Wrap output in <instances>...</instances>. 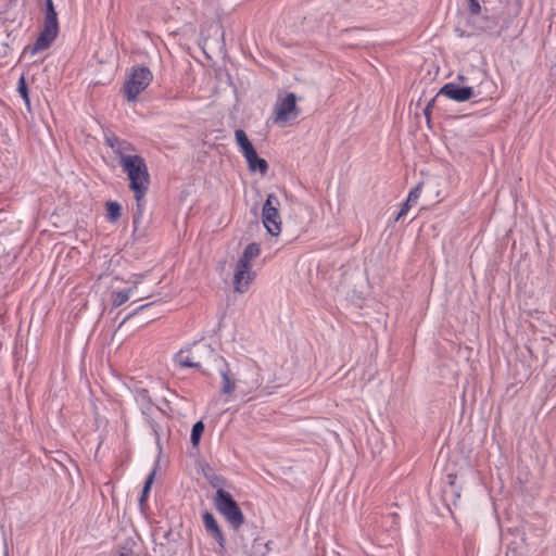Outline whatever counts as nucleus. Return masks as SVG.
<instances>
[{
    "mask_svg": "<svg viewBox=\"0 0 556 556\" xmlns=\"http://www.w3.org/2000/svg\"><path fill=\"white\" fill-rule=\"evenodd\" d=\"M235 139L239 147V150L241 154L247 160L249 156L251 157L255 152V148L253 147L252 142L249 140L247 134L242 129H237L235 131Z\"/></svg>",
    "mask_w": 556,
    "mask_h": 556,
    "instance_id": "obj_12",
    "label": "nucleus"
},
{
    "mask_svg": "<svg viewBox=\"0 0 556 556\" xmlns=\"http://www.w3.org/2000/svg\"><path fill=\"white\" fill-rule=\"evenodd\" d=\"M473 94L471 87H462L455 83L445 84L439 91V96H444L447 99L456 102H465Z\"/></svg>",
    "mask_w": 556,
    "mask_h": 556,
    "instance_id": "obj_9",
    "label": "nucleus"
},
{
    "mask_svg": "<svg viewBox=\"0 0 556 556\" xmlns=\"http://www.w3.org/2000/svg\"><path fill=\"white\" fill-rule=\"evenodd\" d=\"M136 148L132 143L126 141V140H119V144H116V149L114 150V153L119 159L121 165L124 164V159L126 157H134Z\"/></svg>",
    "mask_w": 556,
    "mask_h": 556,
    "instance_id": "obj_16",
    "label": "nucleus"
},
{
    "mask_svg": "<svg viewBox=\"0 0 556 556\" xmlns=\"http://www.w3.org/2000/svg\"><path fill=\"white\" fill-rule=\"evenodd\" d=\"M59 34L58 14L52 0H46L45 26L36 39L31 53L35 54L50 47Z\"/></svg>",
    "mask_w": 556,
    "mask_h": 556,
    "instance_id": "obj_3",
    "label": "nucleus"
},
{
    "mask_svg": "<svg viewBox=\"0 0 556 556\" xmlns=\"http://www.w3.org/2000/svg\"><path fill=\"white\" fill-rule=\"evenodd\" d=\"M279 199L268 194L262 210L263 225L271 236H278L281 231V218L279 215Z\"/></svg>",
    "mask_w": 556,
    "mask_h": 556,
    "instance_id": "obj_6",
    "label": "nucleus"
},
{
    "mask_svg": "<svg viewBox=\"0 0 556 556\" xmlns=\"http://www.w3.org/2000/svg\"><path fill=\"white\" fill-rule=\"evenodd\" d=\"M215 505L232 528L237 529L243 523V514L228 492L217 490Z\"/></svg>",
    "mask_w": 556,
    "mask_h": 556,
    "instance_id": "obj_5",
    "label": "nucleus"
},
{
    "mask_svg": "<svg viewBox=\"0 0 556 556\" xmlns=\"http://www.w3.org/2000/svg\"><path fill=\"white\" fill-rule=\"evenodd\" d=\"M155 472H156V467L149 473V476L146 479V482H144V485L142 489V493H141V497H140L141 503L146 500V497L148 496V494L151 490V486L154 481Z\"/></svg>",
    "mask_w": 556,
    "mask_h": 556,
    "instance_id": "obj_21",
    "label": "nucleus"
},
{
    "mask_svg": "<svg viewBox=\"0 0 556 556\" xmlns=\"http://www.w3.org/2000/svg\"><path fill=\"white\" fill-rule=\"evenodd\" d=\"M245 161L251 172H258L261 174H265L267 172L268 164L266 160L258 157L256 152L251 157L249 156Z\"/></svg>",
    "mask_w": 556,
    "mask_h": 556,
    "instance_id": "obj_17",
    "label": "nucleus"
},
{
    "mask_svg": "<svg viewBox=\"0 0 556 556\" xmlns=\"http://www.w3.org/2000/svg\"><path fill=\"white\" fill-rule=\"evenodd\" d=\"M275 118L274 122L279 125H286L288 122L294 119L299 115L296 99L294 93L279 98L274 108Z\"/></svg>",
    "mask_w": 556,
    "mask_h": 556,
    "instance_id": "obj_7",
    "label": "nucleus"
},
{
    "mask_svg": "<svg viewBox=\"0 0 556 556\" xmlns=\"http://www.w3.org/2000/svg\"><path fill=\"white\" fill-rule=\"evenodd\" d=\"M119 140L116 137L106 138V144L114 151L116 149V144H119Z\"/></svg>",
    "mask_w": 556,
    "mask_h": 556,
    "instance_id": "obj_24",
    "label": "nucleus"
},
{
    "mask_svg": "<svg viewBox=\"0 0 556 556\" xmlns=\"http://www.w3.org/2000/svg\"><path fill=\"white\" fill-rule=\"evenodd\" d=\"M175 363L185 368H199L200 362L194 353L190 350H180L175 355Z\"/></svg>",
    "mask_w": 556,
    "mask_h": 556,
    "instance_id": "obj_13",
    "label": "nucleus"
},
{
    "mask_svg": "<svg viewBox=\"0 0 556 556\" xmlns=\"http://www.w3.org/2000/svg\"><path fill=\"white\" fill-rule=\"evenodd\" d=\"M261 249L257 243H250L245 247L238 262L252 266V262L260 255Z\"/></svg>",
    "mask_w": 556,
    "mask_h": 556,
    "instance_id": "obj_15",
    "label": "nucleus"
},
{
    "mask_svg": "<svg viewBox=\"0 0 556 556\" xmlns=\"http://www.w3.org/2000/svg\"><path fill=\"white\" fill-rule=\"evenodd\" d=\"M469 2H471L472 0H468Z\"/></svg>",
    "mask_w": 556,
    "mask_h": 556,
    "instance_id": "obj_27",
    "label": "nucleus"
},
{
    "mask_svg": "<svg viewBox=\"0 0 556 556\" xmlns=\"http://www.w3.org/2000/svg\"><path fill=\"white\" fill-rule=\"evenodd\" d=\"M118 556H130V553H128V552H123V553H121Z\"/></svg>",
    "mask_w": 556,
    "mask_h": 556,
    "instance_id": "obj_26",
    "label": "nucleus"
},
{
    "mask_svg": "<svg viewBox=\"0 0 556 556\" xmlns=\"http://www.w3.org/2000/svg\"><path fill=\"white\" fill-rule=\"evenodd\" d=\"M421 191H422V184L417 185L415 188H413L409 191L406 201L403 203L400 212L397 213V215L395 217V220L401 219L403 216H405L408 213L410 207L414 204H416L417 201L419 200Z\"/></svg>",
    "mask_w": 556,
    "mask_h": 556,
    "instance_id": "obj_14",
    "label": "nucleus"
},
{
    "mask_svg": "<svg viewBox=\"0 0 556 556\" xmlns=\"http://www.w3.org/2000/svg\"><path fill=\"white\" fill-rule=\"evenodd\" d=\"M219 375L222 377L220 391L223 394H231L238 389L239 393L245 396L257 390L262 383L256 372H252L250 379L239 378L236 380L227 364L219 368Z\"/></svg>",
    "mask_w": 556,
    "mask_h": 556,
    "instance_id": "obj_2",
    "label": "nucleus"
},
{
    "mask_svg": "<svg viewBox=\"0 0 556 556\" xmlns=\"http://www.w3.org/2000/svg\"><path fill=\"white\" fill-rule=\"evenodd\" d=\"M469 12L472 15H478L481 12V5L478 0H472L468 5Z\"/></svg>",
    "mask_w": 556,
    "mask_h": 556,
    "instance_id": "obj_22",
    "label": "nucleus"
},
{
    "mask_svg": "<svg viewBox=\"0 0 556 556\" xmlns=\"http://www.w3.org/2000/svg\"><path fill=\"white\" fill-rule=\"evenodd\" d=\"M150 304H144V305H141L139 306L138 308L135 309L134 314H137L138 312L144 309L146 307H148Z\"/></svg>",
    "mask_w": 556,
    "mask_h": 556,
    "instance_id": "obj_25",
    "label": "nucleus"
},
{
    "mask_svg": "<svg viewBox=\"0 0 556 556\" xmlns=\"http://www.w3.org/2000/svg\"><path fill=\"white\" fill-rule=\"evenodd\" d=\"M202 518L206 532L210 533L216 540L220 548H224V536L213 514L206 511L203 514Z\"/></svg>",
    "mask_w": 556,
    "mask_h": 556,
    "instance_id": "obj_11",
    "label": "nucleus"
},
{
    "mask_svg": "<svg viewBox=\"0 0 556 556\" xmlns=\"http://www.w3.org/2000/svg\"><path fill=\"white\" fill-rule=\"evenodd\" d=\"M143 275H135L134 279L131 280V287L128 289L114 291L112 293V304L114 307H119L124 303H126L130 296L135 293L138 286L141 283Z\"/></svg>",
    "mask_w": 556,
    "mask_h": 556,
    "instance_id": "obj_10",
    "label": "nucleus"
},
{
    "mask_svg": "<svg viewBox=\"0 0 556 556\" xmlns=\"http://www.w3.org/2000/svg\"><path fill=\"white\" fill-rule=\"evenodd\" d=\"M254 277L255 274L252 270V266L237 262L233 271V290L238 293L247 292Z\"/></svg>",
    "mask_w": 556,
    "mask_h": 556,
    "instance_id": "obj_8",
    "label": "nucleus"
},
{
    "mask_svg": "<svg viewBox=\"0 0 556 556\" xmlns=\"http://www.w3.org/2000/svg\"><path fill=\"white\" fill-rule=\"evenodd\" d=\"M17 91H18L20 96L23 98L25 105L29 110L30 109V100L28 97V88H27L26 80H25L24 76H21L18 79Z\"/></svg>",
    "mask_w": 556,
    "mask_h": 556,
    "instance_id": "obj_20",
    "label": "nucleus"
},
{
    "mask_svg": "<svg viewBox=\"0 0 556 556\" xmlns=\"http://www.w3.org/2000/svg\"><path fill=\"white\" fill-rule=\"evenodd\" d=\"M124 172L129 179V188L134 192L137 207L143 210V199L149 190L150 175L144 159L140 155L124 159L122 164Z\"/></svg>",
    "mask_w": 556,
    "mask_h": 556,
    "instance_id": "obj_1",
    "label": "nucleus"
},
{
    "mask_svg": "<svg viewBox=\"0 0 556 556\" xmlns=\"http://www.w3.org/2000/svg\"><path fill=\"white\" fill-rule=\"evenodd\" d=\"M137 401L143 403H149V395L147 390H141L137 393Z\"/></svg>",
    "mask_w": 556,
    "mask_h": 556,
    "instance_id": "obj_23",
    "label": "nucleus"
},
{
    "mask_svg": "<svg viewBox=\"0 0 556 556\" xmlns=\"http://www.w3.org/2000/svg\"><path fill=\"white\" fill-rule=\"evenodd\" d=\"M121 205L117 202L106 204V215L111 222H116L121 217Z\"/></svg>",
    "mask_w": 556,
    "mask_h": 556,
    "instance_id": "obj_19",
    "label": "nucleus"
},
{
    "mask_svg": "<svg viewBox=\"0 0 556 556\" xmlns=\"http://www.w3.org/2000/svg\"><path fill=\"white\" fill-rule=\"evenodd\" d=\"M203 431H204V424L201 420L197 421L192 427L191 437H190L191 443L194 447H197L199 445V442H200Z\"/></svg>",
    "mask_w": 556,
    "mask_h": 556,
    "instance_id": "obj_18",
    "label": "nucleus"
},
{
    "mask_svg": "<svg viewBox=\"0 0 556 556\" xmlns=\"http://www.w3.org/2000/svg\"><path fill=\"white\" fill-rule=\"evenodd\" d=\"M153 79L151 71L146 66L132 67L125 83L124 93L128 101H135L137 97L148 88Z\"/></svg>",
    "mask_w": 556,
    "mask_h": 556,
    "instance_id": "obj_4",
    "label": "nucleus"
}]
</instances>
